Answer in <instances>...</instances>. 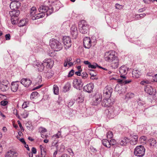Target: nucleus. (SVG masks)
<instances>
[{"label":"nucleus","mask_w":157,"mask_h":157,"mask_svg":"<svg viewBox=\"0 0 157 157\" xmlns=\"http://www.w3.org/2000/svg\"><path fill=\"white\" fill-rule=\"evenodd\" d=\"M38 94V93L36 92H32L31 95V98L32 99L36 98L37 97Z\"/></svg>","instance_id":"58836bf2"},{"label":"nucleus","mask_w":157,"mask_h":157,"mask_svg":"<svg viewBox=\"0 0 157 157\" xmlns=\"http://www.w3.org/2000/svg\"><path fill=\"white\" fill-rule=\"evenodd\" d=\"M102 142L104 146L107 147H110V143L109 141L106 139H103L102 141Z\"/></svg>","instance_id":"c756f323"},{"label":"nucleus","mask_w":157,"mask_h":157,"mask_svg":"<svg viewBox=\"0 0 157 157\" xmlns=\"http://www.w3.org/2000/svg\"><path fill=\"white\" fill-rule=\"evenodd\" d=\"M112 104L111 99L109 98H104L102 102V105L104 107H109Z\"/></svg>","instance_id":"dca6fc26"},{"label":"nucleus","mask_w":157,"mask_h":157,"mask_svg":"<svg viewBox=\"0 0 157 157\" xmlns=\"http://www.w3.org/2000/svg\"><path fill=\"white\" fill-rule=\"evenodd\" d=\"M116 8L118 9H121L122 8V6L118 4H117L115 5Z\"/></svg>","instance_id":"4d7b16f0"},{"label":"nucleus","mask_w":157,"mask_h":157,"mask_svg":"<svg viewBox=\"0 0 157 157\" xmlns=\"http://www.w3.org/2000/svg\"><path fill=\"white\" fill-rule=\"evenodd\" d=\"M91 41L89 37H86L83 40V44L85 47L89 48L91 46Z\"/></svg>","instance_id":"9b49d317"},{"label":"nucleus","mask_w":157,"mask_h":157,"mask_svg":"<svg viewBox=\"0 0 157 157\" xmlns=\"http://www.w3.org/2000/svg\"><path fill=\"white\" fill-rule=\"evenodd\" d=\"M146 140V137L143 136L140 138V143H145Z\"/></svg>","instance_id":"a18cd8bd"},{"label":"nucleus","mask_w":157,"mask_h":157,"mask_svg":"<svg viewBox=\"0 0 157 157\" xmlns=\"http://www.w3.org/2000/svg\"><path fill=\"white\" fill-rule=\"evenodd\" d=\"M19 85L17 82H13L11 83V90L13 92H16L18 90Z\"/></svg>","instance_id":"b1692460"},{"label":"nucleus","mask_w":157,"mask_h":157,"mask_svg":"<svg viewBox=\"0 0 157 157\" xmlns=\"http://www.w3.org/2000/svg\"><path fill=\"white\" fill-rule=\"evenodd\" d=\"M26 20L24 19L20 20L18 25L19 26H23L25 25L26 23Z\"/></svg>","instance_id":"72a5a7b5"},{"label":"nucleus","mask_w":157,"mask_h":157,"mask_svg":"<svg viewBox=\"0 0 157 157\" xmlns=\"http://www.w3.org/2000/svg\"><path fill=\"white\" fill-rule=\"evenodd\" d=\"M11 20L12 24H17L18 22V17H11Z\"/></svg>","instance_id":"f704fd0d"},{"label":"nucleus","mask_w":157,"mask_h":157,"mask_svg":"<svg viewBox=\"0 0 157 157\" xmlns=\"http://www.w3.org/2000/svg\"><path fill=\"white\" fill-rule=\"evenodd\" d=\"M54 93L55 94L57 95L59 92V88L56 85H54L53 87Z\"/></svg>","instance_id":"c9c22d12"},{"label":"nucleus","mask_w":157,"mask_h":157,"mask_svg":"<svg viewBox=\"0 0 157 157\" xmlns=\"http://www.w3.org/2000/svg\"><path fill=\"white\" fill-rule=\"evenodd\" d=\"M149 142L151 146H154L156 143V140L153 139H151L149 140Z\"/></svg>","instance_id":"a19ab883"},{"label":"nucleus","mask_w":157,"mask_h":157,"mask_svg":"<svg viewBox=\"0 0 157 157\" xmlns=\"http://www.w3.org/2000/svg\"><path fill=\"white\" fill-rule=\"evenodd\" d=\"M119 59L118 57L116 58L113 61L110 62L111 63V67L113 68H117L118 66L119 65Z\"/></svg>","instance_id":"6ab92c4d"},{"label":"nucleus","mask_w":157,"mask_h":157,"mask_svg":"<svg viewBox=\"0 0 157 157\" xmlns=\"http://www.w3.org/2000/svg\"><path fill=\"white\" fill-rule=\"evenodd\" d=\"M8 84V82L6 81L5 84H4L2 83L0 85V89L2 91H6L9 88V86Z\"/></svg>","instance_id":"4be33fe9"},{"label":"nucleus","mask_w":157,"mask_h":157,"mask_svg":"<svg viewBox=\"0 0 157 157\" xmlns=\"http://www.w3.org/2000/svg\"><path fill=\"white\" fill-rule=\"evenodd\" d=\"M132 75L133 77L138 78L141 75V73L138 70L134 69L132 71Z\"/></svg>","instance_id":"393cba45"},{"label":"nucleus","mask_w":157,"mask_h":157,"mask_svg":"<svg viewBox=\"0 0 157 157\" xmlns=\"http://www.w3.org/2000/svg\"><path fill=\"white\" fill-rule=\"evenodd\" d=\"M74 73V71L72 70L70 71L68 74V77H71L73 76Z\"/></svg>","instance_id":"603ef678"},{"label":"nucleus","mask_w":157,"mask_h":157,"mask_svg":"<svg viewBox=\"0 0 157 157\" xmlns=\"http://www.w3.org/2000/svg\"><path fill=\"white\" fill-rule=\"evenodd\" d=\"M41 137L43 138H47L48 136L47 135H44V134H41Z\"/></svg>","instance_id":"69168bd1"},{"label":"nucleus","mask_w":157,"mask_h":157,"mask_svg":"<svg viewBox=\"0 0 157 157\" xmlns=\"http://www.w3.org/2000/svg\"><path fill=\"white\" fill-rule=\"evenodd\" d=\"M121 75L125 76L127 73L128 69L125 66H121L119 69Z\"/></svg>","instance_id":"a211bd4d"},{"label":"nucleus","mask_w":157,"mask_h":157,"mask_svg":"<svg viewBox=\"0 0 157 157\" xmlns=\"http://www.w3.org/2000/svg\"><path fill=\"white\" fill-rule=\"evenodd\" d=\"M94 86L93 83H90L84 86V89L88 93H91L93 90Z\"/></svg>","instance_id":"f3484780"},{"label":"nucleus","mask_w":157,"mask_h":157,"mask_svg":"<svg viewBox=\"0 0 157 157\" xmlns=\"http://www.w3.org/2000/svg\"><path fill=\"white\" fill-rule=\"evenodd\" d=\"M102 95L99 94H96L94 96L92 104L94 105H97L102 100Z\"/></svg>","instance_id":"0eeeda50"},{"label":"nucleus","mask_w":157,"mask_h":157,"mask_svg":"<svg viewBox=\"0 0 157 157\" xmlns=\"http://www.w3.org/2000/svg\"><path fill=\"white\" fill-rule=\"evenodd\" d=\"M154 78V81L157 82V74L155 75Z\"/></svg>","instance_id":"774afa93"},{"label":"nucleus","mask_w":157,"mask_h":157,"mask_svg":"<svg viewBox=\"0 0 157 157\" xmlns=\"http://www.w3.org/2000/svg\"><path fill=\"white\" fill-rule=\"evenodd\" d=\"M88 67L89 68H96V66L94 65H91L90 64L88 66Z\"/></svg>","instance_id":"680f3d73"},{"label":"nucleus","mask_w":157,"mask_h":157,"mask_svg":"<svg viewBox=\"0 0 157 157\" xmlns=\"http://www.w3.org/2000/svg\"><path fill=\"white\" fill-rule=\"evenodd\" d=\"M138 137L137 136H134L131 139L130 142L132 145H135L136 144L137 142Z\"/></svg>","instance_id":"cd10ccee"},{"label":"nucleus","mask_w":157,"mask_h":157,"mask_svg":"<svg viewBox=\"0 0 157 157\" xmlns=\"http://www.w3.org/2000/svg\"><path fill=\"white\" fill-rule=\"evenodd\" d=\"M19 140L23 144H25L26 143L24 139L23 138L19 139Z\"/></svg>","instance_id":"13d9d810"},{"label":"nucleus","mask_w":157,"mask_h":157,"mask_svg":"<svg viewBox=\"0 0 157 157\" xmlns=\"http://www.w3.org/2000/svg\"><path fill=\"white\" fill-rule=\"evenodd\" d=\"M28 112L27 111L24 110L23 112L21 113V115L23 118H26L28 116Z\"/></svg>","instance_id":"4c0bfd02"},{"label":"nucleus","mask_w":157,"mask_h":157,"mask_svg":"<svg viewBox=\"0 0 157 157\" xmlns=\"http://www.w3.org/2000/svg\"><path fill=\"white\" fill-rule=\"evenodd\" d=\"M36 9L35 7H32L30 11V15L31 18L33 19V17L35 16L36 14Z\"/></svg>","instance_id":"7c9ffc66"},{"label":"nucleus","mask_w":157,"mask_h":157,"mask_svg":"<svg viewBox=\"0 0 157 157\" xmlns=\"http://www.w3.org/2000/svg\"><path fill=\"white\" fill-rule=\"evenodd\" d=\"M129 142V140L126 137H124L120 140V144L121 146H125Z\"/></svg>","instance_id":"5701e85b"},{"label":"nucleus","mask_w":157,"mask_h":157,"mask_svg":"<svg viewBox=\"0 0 157 157\" xmlns=\"http://www.w3.org/2000/svg\"><path fill=\"white\" fill-rule=\"evenodd\" d=\"M143 1L146 4H149L151 2L155 1V0H143Z\"/></svg>","instance_id":"3c124183"},{"label":"nucleus","mask_w":157,"mask_h":157,"mask_svg":"<svg viewBox=\"0 0 157 157\" xmlns=\"http://www.w3.org/2000/svg\"><path fill=\"white\" fill-rule=\"evenodd\" d=\"M12 153V152L11 150H10L6 153L5 155V157H13Z\"/></svg>","instance_id":"37998d69"},{"label":"nucleus","mask_w":157,"mask_h":157,"mask_svg":"<svg viewBox=\"0 0 157 157\" xmlns=\"http://www.w3.org/2000/svg\"><path fill=\"white\" fill-rule=\"evenodd\" d=\"M112 89L110 87H106L104 90L103 96L105 98H110L112 92Z\"/></svg>","instance_id":"1a4fd4ad"},{"label":"nucleus","mask_w":157,"mask_h":157,"mask_svg":"<svg viewBox=\"0 0 157 157\" xmlns=\"http://www.w3.org/2000/svg\"><path fill=\"white\" fill-rule=\"evenodd\" d=\"M13 157H17L19 155L18 152L14 149H11Z\"/></svg>","instance_id":"ea45409f"},{"label":"nucleus","mask_w":157,"mask_h":157,"mask_svg":"<svg viewBox=\"0 0 157 157\" xmlns=\"http://www.w3.org/2000/svg\"><path fill=\"white\" fill-rule=\"evenodd\" d=\"M122 78L118 79L117 80V82L120 85H124L129 83L131 82V80H126V77L125 76L120 75Z\"/></svg>","instance_id":"f8f14e48"},{"label":"nucleus","mask_w":157,"mask_h":157,"mask_svg":"<svg viewBox=\"0 0 157 157\" xmlns=\"http://www.w3.org/2000/svg\"><path fill=\"white\" fill-rule=\"evenodd\" d=\"M13 113L19 119H20V117L19 115L17 113V111L16 109H14L13 110Z\"/></svg>","instance_id":"de8ad7c7"},{"label":"nucleus","mask_w":157,"mask_h":157,"mask_svg":"<svg viewBox=\"0 0 157 157\" xmlns=\"http://www.w3.org/2000/svg\"><path fill=\"white\" fill-rule=\"evenodd\" d=\"M50 45L52 48L56 51L60 50L63 48L61 43L55 39H52L50 41Z\"/></svg>","instance_id":"7ed1b4c3"},{"label":"nucleus","mask_w":157,"mask_h":157,"mask_svg":"<svg viewBox=\"0 0 157 157\" xmlns=\"http://www.w3.org/2000/svg\"><path fill=\"white\" fill-rule=\"evenodd\" d=\"M20 11L18 10H13L10 12V14L11 17H18Z\"/></svg>","instance_id":"c85d7f7f"},{"label":"nucleus","mask_w":157,"mask_h":157,"mask_svg":"<svg viewBox=\"0 0 157 157\" xmlns=\"http://www.w3.org/2000/svg\"><path fill=\"white\" fill-rule=\"evenodd\" d=\"M84 100V97L82 95H80L77 99L76 101L78 103H82Z\"/></svg>","instance_id":"e433bc0d"},{"label":"nucleus","mask_w":157,"mask_h":157,"mask_svg":"<svg viewBox=\"0 0 157 157\" xmlns=\"http://www.w3.org/2000/svg\"><path fill=\"white\" fill-rule=\"evenodd\" d=\"M40 147L41 150V155H46V149L45 146L44 144H42L40 146Z\"/></svg>","instance_id":"2f4dec72"},{"label":"nucleus","mask_w":157,"mask_h":157,"mask_svg":"<svg viewBox=\"0 0 157 157\" xmlns=\"http://www.w3.org/2000/svg\"><path fill=\"white\" fill-rule=\"evenodd\" d=\"M73 85L75 88L78 90H80L82 86L81 81L80 80H78L77 79H75L74 80Z\"/></svg>","instance_id":"2eb2a0df"},{"label":"nucleus","mask_w":157,"mask_h":157,"mask_svg":"<svg viewBox=\"0 0 157 157\" xmlns=\"http://www.w3.org/2000/svg\"><path fill=\"white\" fill-rule=\"evenodd\" d=\"M134 96L133 94L132 93H128L126 95V97L127 98H131L133 97Z\"/></svg>","instance_id":"8fccbe9b"},{"label":"nucleus","mask_w":157,"mask_h":157,"mask_svg":"<svg viewBox=\"0 0 157 157\" xmlns=\"http://www.w3.org/2000/svg\"><path fill=\"white\" fill-rule=\"evenodd\" d=\"M32 154H36V149L34 147H33L32 149Z\"/></svg>","instance_id":"052dcab7"},{"label":"nucleus","mask_w":157,"mask_h":157,"mask_svg":"<svg viewBox=\"0 0 157 157\" xmlns=\"http://www.w3.org/2000/svg\"><path fill=\"white\" fill-rule=\"evenodd\" d=\"M5 37L6 40H9L11 38L10 35V34H7L5 35Z\"/></svg>","instance_id":"864d4df0"},{"label":"nucleus","mask_w":157,"mask_h":157,"mask_svg":"<svg viewBox=\"0 0 157 157\" xmlns=\"http://www.w3.org/2000/svg\"><path fill=\"white\" fill-rule=\"evenodd\" d=\"M61 132L58 131L57 134L53 135L52 137V140L56 139H58L61 137Z\"/></svg>","instance_id":"473e14b6"},{"label":"nucleus","mask_w":157,"mask_h":157,"mask_svg":"<svg viewBox=\"0 0 157 157\" xmlns=\"http://www.w3.org/2000/svg\"><path fill=\"white\" fill-rule=\"evenodd\" d=\"M72 60V58L71 57H68L64 60V66L65 67H66L68 65L69 67H71L73 66L74 64V62L72 63L70 61Z\"/></svg>","instance_id":"aec40b11"},{"label":"nucleus","mask_w":157,"mask_h":157,"mask_svg":"<svg viewBox=\"0 0 157 157\" xmlns=\"http://www.w3.org/2000/svg\"><path fill=\"white\" fill-rule=\"evenodd\" d=\"M29 103L27 102H24L22 105V108L24 109L26 108L28 106L27 105Z\"/></svg>","instance_id":"6e6d98bb"},{"label":"nucleus","mask_w":157,"mask_h":157,"mask_svg":"<svg viewBox=\"0 0 157 157\" xmlns=\"http://www.w3.org/2000/svg\"><path fill=\"white\" fill-rule=\"evenodd\" d=\"M39 71H42L44 70V66L43 63H37L36 64V67Z\"/></svg>","instance_id":"a878e982"},{"label":"nucleus","mask_w":157,"mask_h":157,"mask_svg":"<svg viewBox=\"0 0 157 157\" xmlns=\"http://www.w3.org/2000/svg\"><path fill=\"white\" fill-rule=\"evenodd\" d=\"M79 29L80 32L82 34H86L89 31V26L86 21L82 20L79 23Z\"/></svg>","instance_id":"f257e3e1"},{"label":"nucleus","mask_w":157,"mask_h":157,"mask_svg":"<svg viewBox=\"0 0 157 157\" xmlns=\"http://www.w3.org/2000/svg\"><path fill=\"white\" fill-rule=\"evenodd\" d=\"M71 33L72 36L75 38L77 37L78 35V30L76 25H72L71 28Z\"/></svg>","instance_id":"4468645a"},{"label":"nucleus","mask_w":157,"mask_h":157,"mask_svg":"<svg viewBox=\"0 0 157 157\" xmlns=\"http://www.w3.org/2000/svg\"><path fill=\"white\" fill-rule=\"evenodd\" d=\"M21 6V3L19 2H12L10 5V7L12 10H16Z\"/></svg>","instance_id":"ddd939ff"},{"label":"nucleus","mask_w":157,"mask_h":157,"mask_svg":"<svg viewBox=\"0 0 157 157\" xmlns=\"http://www.w3.org/2000/svg\"><path fill=\"white\" fill-rule=\"evenodd\" d=\"M106 136L108 139H111L113 136V134L111 131H109L106 134Z\"/></svg>","instance_id":"c03bdc74"},{"label":"nucleus","mask_w":157,"mask_h":157,"mask_svg":"<svg viewBox=\"0 0 157 157\" xmlns=\"http://www.w3.org/2000/svg\"><path fill=\"white\" fill-rule=\"evenodd\" d=\"M71 87V85L69 83H67L65 86H64V89H66V90H69L70 88Z\"/></svg>","instance_id":"09e8293b"},{"label":"nucleus","mask_w":157,"mask_h":157,"mask_svg":"<svg viewBox=\"0 0 157 157\" xmlns=\"http://www.w3.org/2000/svg\"><path fill=\"white\" fill-rule=\"evenodd\" d=\"M60 157H70V156L67 154H64L62 155Z\"/></svg>","instance_id":"0e129e2a"},{"label":"nucleus","mask_w":157,"mask_h":157,"mask_svg":"<svg viewBox=\"0 0 157 157\" xmlns=\"http://www.w3.org/2000/svg\"><path fill=\"white\" fill-rule=\"evenodd\" d=\"M109 143H110V146L111 145H114L116 144V140L114 139H111L110 140Z\"/></svg>","instance_id":"49530a36"},{"label":"nucleus","mask_w":157,"mask_h":157,"mask_svg":"<svg viewBox=\"0 0 157 157\" xmlns=\"http://www.w3.org/2000/svg\"><path fill=\"white\" fill-rule=\"evenodd\" d=\"M21 83L25 87H28L32 84V81L29 78H23L21 80Z\"/></svg>","instance_id":"9d476101"},{"label":"nucleus","mask_w":157,"mask_h":157,"mask_svg":"<svg viewBox=\"0 0 157 157\" xmlns=\"http://www.w3.org/2000/svg\"><path fill=\"white\" fill-rule=\"evenodd\" d=\"M17 123L19 125V126L20 127V129L21 130H23L24 131V129H23V128L21 125V124L20 121H18Z\"/></svg>","instance_id":"bf43d9fd"},{"label":"nucleus","mask_w":157,"mask_h":157,"mask_svg":"<svg viewBox=\"0 0 157 157\" xmlns=\"http://www.w3.org/2000/svg\"><path fill=\"white\" fill-rule=\"evenodd\" d=\"M145 151L144 147L140 145L136 146L135 148L134 153L136 156L142 157L144 155Z\"/></svg>","instance_id":"20e7f679"},{"label":"nucleus","mask_w":157,"mask_h":157,"mask_svg":"<svg viewBox=\"0 0 157 157\" xmlns=\"http://www.w3.org/2000/svg\"><path fill=\"white\" fill-rule=\"evenodd\" d=\"M43 64L48 69H51L54 64V62L50 59H46L43 61Z\"/></svg>","instance_id":"6e6552de"},{"label":"nucleus","mask_w":157,"mask_h":157,"mask_svg":"<svg viewBox=\"0 0 157 157\" xmlns=\"http://www.w3.org/2000/svg\"><path fill=\"white\" fill-rule=\"evenodd\" d=\"M8 103L7 101H2L1 102V105L3 106L6 105Z\"/></svg>","instance_id":"5fc2aeb1"},{"label":"nucleus","mask_w":157,"mask_h":157,"mask_svg":"<svg viewBox=\"0 0 157 157\" xmlns=\"http://www.w3.org/2000/svg\"><path fill=\"white\" fill-rule=\"evenodd\" d=\"M39 10L40 12H42L45 13L47 15L51 14L53 12V9L51 6L48 7L46 6L41 5L39 8Z\"/></svg>","instance_id":"39448f33"},{"label":"nucleus","mask_w":157,"mask_h":157,"mask_svg":"<svg viewBox=\"0 0 157 157\" xmlns=\"http://www.w3.org/2000/svg\"><path fill=\"white\" fill-rule=\"evenodd\" d=\"M2 130L4 132H6L7 131V129L6 127H4L2 128Z\"/></svg>","instance_id":"338daca9"},{"label":"nucleus","mask_w":157,"mask_h":157,"mask_svg":"<svg viewBox=\"0 0 157 157\" xmlns=\"http://www.w3.org/2000/svg\"><path fill=\"white\" fill-rule=\"evenodd\" d=\"M115 51L113 50L106 52L104 55V59L106 61L109 62H112L113 60L118 57L115 56Z\"/></svg>","instance_id":"f03ea898"},{"label":"nucleus","mask_w":157,"mask_h":157,"mask_svg":"<svg viewBox=\"0 0 157 157\" xmlns=\"http://www.w3.org/2000/svg\"><path fill=\"white\" fill-rule=\"evenodd\" d=\"M145 91L150 95H152L155 92L153 88L150 85H147L144 89Z\"/></svg>","instance_id":"412c9836"},{"label":"nucleus","mask_w":157,"mask_h":157,"mask_svg":"<svg viewBox=\"0 0 157 157\" xmlns=\"http://www.w3.org/2000/svg\"><path fill=\"white\" fill-rule=\"evenodd\" d=\"M62 42L64 47L66 49L70 48L72 45L71 38L69 36H64L63 37Z\"/></svg>","instance_id":"423d86ee"},{"label":"nucleus","mask_w":157,"mask_h":157,"mask_svg":"<svg viewBox=\"0 0 157 157\" xmlns=\"http://www.w3.org/2000/svg\"><path fill=\"white\" fill-rule=\"evenodd\" d=\"M150 83V81L149 80L145 79L143 80L140 82V84L143 85H145L147 84Z\"/></svg>","instance_id":"79ce46f5"},{"label":"nucleus","mask_w":157,"mask_h":157,"mask_svg":"<svg viewBox=\"0 0 157 157\" xmlns=\"http://www.w3.org/2000/svg\"><path fill=\"white\" fill-rule=\"evenodd\" d=\"M45 14L44 13L40 12V13H37L35 14V16L33 17V20H35L40 18H42L44 17Z\"/></svg>","instance_id":"bb28decb"},{"label":"nucleus","mask_w":157,"mask_h":157,"mask_svg":"<svg viewBox=\"0 0 157 157\" xmlns=\"http://www.w3.org/2000/svg\"><path fill=\"white\" fill-rule=\"evenodd\" d=\"M145 14L143 13L139 14V15H138V16H140V18H142L144 17L145 16Z\"/></svg>","instance_id":"e2e57ef3"}]
</instances>
